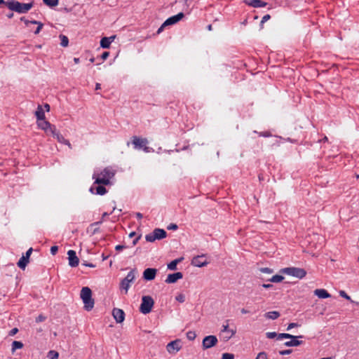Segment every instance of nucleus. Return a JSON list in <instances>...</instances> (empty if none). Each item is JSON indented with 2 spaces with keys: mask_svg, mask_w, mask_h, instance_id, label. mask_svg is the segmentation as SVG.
I'll return each mask as SVG.
<instances>
[{
  "mask_svg": "<svg viewBox=\"0 0 359 359\" xmlns=\"http://www.w3.org/2000/svg\"><path fill=\"white\" fill-rule=\"evenodd\" d=\"M270 18H271V15L269 14H266L264 16H263L262 21H261V25L264 24L265 22L269 20Z\"/></svg>",
  "mask_w": 359,
  "mask_h": 359,
  "instance_id": "nucleus-45",
  "label": "nucleus"
},
{
  "mask_svg": "<svg viewBox=\"0 0 359 359\" xmlns=\"http://www.w3.org/2000/svg\"><path fill=\"white\" fill-rule=\"evenodd\" d=\"M132 144L136 149H143L144 151L148 153L153 151L152 148L147 146L148 140L147 138H142L137 136L132 137Z\"/></svg>",
  "mask_w": 359,
  "mask_h": 359,
  "instance_id": "nucleus-4",
  "label": "nucleus"
},
{
  "mask_svg": "<svg viewBox=\"0 0 359 359\" xmlns=\"http://www.w3.org/2000/svg\"><path fill=\"white\" fill-rule=\"evenodd\" d=\"M44 107L47 111H50V105L48 104H45Z\"/></svg>",
  "mask_w": 359,
  "mask_h": 359,
  "instance_id": "nucleus-60",
  "label": "nucleus"
},
{
  "mask_svg": "<svg viewBox=\"0 0 359 359\" xmlns=\"http://www.w3.org/2000/svg\"><path fill=\"white\" fill-rule=\"evenodd\" d=\"M37 121L45 119V113L41 105H38L36 111H35Z\"/></svg>",
  "mask_w": 359,
  "mask_h": 359,
  "instance_id": "nucleus-25",
  "label": "nucleus"
},
{
  "mask_svg": "<svg viewBox=\"0 0 359 359\" xmlns=\"http://www.w3.org/2000/svg\"><path fill=\"white\" fill-rule=\"evenodd\" d=\"M167 233L164 229H155L151 233L146 235L145 239L148 242H154L166 237Z\"/></svg>",
  "mask_w": 359,
  "mask_h": 359,
  "instance_id": "nucleus-8",
  "label": "nucleus"
},
{
  "mask_svg": "<svg viewBox=\"0 0 359 359\" xmlns=\"http://www.w3.org/2000/svg\"><path fill=\"white\" fill-rule=\"evenodd\" d=\"M124 248H126V246L125 245H116L115 247L116 250H118V251L121 250H123Z\"/></svg>",
  "mask_w": 359,
  "mask_h": 359,
  "instance_id": "nucleus-53",
  "label": "nucleus"
},
{
  "mask_svg": "<svg viewBox=\"0 0 359 359\" xmlns=\"http://www.w3.org/2000/svg\"><path fill=\"white\" fill-rule=\"evenodd\" d=\"M136 271L132 269L128 272L126 277L123 278L120 284V288L125 290V293L127 294L128 289L130 286V283H133L135 279Z\"/></svg>",
  "mask_w": 359,
  "mask_h": 359,
  "instance_id": "nucleus-6",
  "label": "nucleus"
},
{
  "mask_svg": "<svg viewBox=\"0 0 359 359\" xmlns=\"http://www.w3.org/2000/svg\"><path fill=\"white\" fill-rule=\"evenodd\" d=\"M18 332V329L17 327H14L13 328L10 332H9V335L10 336H14L15 334H17Z\"/></svg>",
  "mask_w": 359,
  "mask_h": 359,
  "instance_id": "nucleus-49",
  "label": "nucleus"
},
{
  "mask_svg": "<svg viewBox=\"0 0 359 359\" xmlns=\"http://www.w3.org/2000/svg\"><path fill=\"white\" fill-rule=\"evenodd\" d=\"M154 304V299L150 296H143L140 307V312L144 314L149 313L151 311Z\"/></svg>",
  "mask_w": 359,
  "mask_h": 359,
  "instance_id": "nucleus-7",
  "label": "nucleus"
},
{
  "mask_svg": "<svg viewBox=\"0 0 359 359\" xmlns=\"http://www.w3.org/2000/svg\"><path fill=\"white\" fill-rule=\"evenodd\" d=\"M260 271L263 273H271L273 272L272 269H269V268H262L260 269Z\"/></svg>",
  "mask_w": 359,
  "mask_h": 359,
  "instance_id": "nucleus-48",
  "label": "nucleus"
},
{
  "mask_svg": "<svg viewBox=\"0 0 359 359\" xmlns=\"http://www.w3.org/2000/svg\"><path fill=\"white\" fill-rule=\"evenodd\" d=\"M115 170L110 167L105 168L99 174H93V178L95 180L94 184L108 185L110 184V180L115 175Z\"/></svg>",
  "mask_w": 359,
  "mask_h": 359,
  "instance_id": "nucleus-1",
  "label": "nucleus"
},
{
  "mask_svg": "<svg viewBox=\"0 0 359 359\" xmlns=\"http://www.w3.org/2000/svg\"><path fill=\"white\" fill-rule=\"evenodd\" d=\"M136 217H137V219H141L143 217V215L140 212H137L136 213Z\"/></svg>",
  "mask_w": 359,
  "mask_h": 359,
  "instance_id": "nucleus-58",
  "label": "nucleus"
},
{
  "mask_svg": "<svg viewBox=\"0 0 359 359\" xmlns=\"http://www.w3.org/2000/svg\"><path fill=\"white\" fill-rule=\"evenodd\" d=\"M241 312L243 313V314H246V313H248L249 311L248 310H246L245 309H242L241 310Z\"/></svg>",
  "mask_w": 359,
  "mask_h": 359,
  "instance_id": "nucleus-59",
  "label": "nucleus"
},
{
  "mask_svg": "<svg viewBox=\"0 0 359 359\" xmlns=\"http://www.w3.org/2000/svg\"><path fill=\"white\" fill-rule=\"evenodd\" d=\"M56 140L62 144H64L67 145L69 149H72V146L69 141L68 140H66L60 133V132L57 133V135L55 136Z\"/></svg>",
  "mask_w": 359,
  "mask_h": 359,
  "instance_id": "nucleus-26",
  "label": "nucleus"
},
{
  "mask_svg": "<svg viewBox=\"0 0 359 359\" xmlns=\"http://www.w3.org/2000/svg\"><path fill=\"white\" fill-rule=\"evenodd\" d=\"M339 295L344 298H345L346 299H348V300H350L351 302H353L350 296H348L344 290H341L339 292Z\"/></svg>",
  "mask_w": 359,
  "mask_h": 359,
  "instance_id": "nucleus-41",
  "label": "nucleus"
},
{
  "mask_svg": "<svg viewBox=\"0 0 359 359\" xmlns=\"http://www.w3.org/2000/svg\"><path fill=\"white\" fill-rule=\"evenodd\" d=\"M95 184H93V185L90 188V191L93 194H96L98 195H104L107 193V189L104 186H102L100 184H97V186H95Z\"/></svg>",
  "mask_w": 359,
  "mask_h": 359,
  "instance_id": "nucleus-19",
  "label": "nucleus"
},
{
  "mask_svg": "<svg viewBox=\"0 0 359 359\" xmlns=\"http://www.w3.org/2000/svg\"><path fill=\"white\" fill-rule=\"evenodd\" d=\"M292 352V349H287V350H283L279 351V354L284 355H288L290 354Z\"/></svg>",
  "mask_w": 359,
  "mask_h": 359,
  "instance_id": "nucleus-44",
  "label": "nucleus"
},
{
  "mask_svg": "<svg viewBox=\"0 0 359 359\" xmlns=\"http://www.w3.org/2000/svg\"><path fill=\"white\" fill-rule=\"evenodd\" d=\"M140 236H137V238H136L133 241V245H135L137 243V242H138V241H139V239H140Z\"/></svg>",
  "mask_w": 359,
  "mask_h": 359,
  "instance_id": "nucleus-57",
  "label": "nucleus"
},
{
  "mask_svg": "<svg viewBox=\"0 0 359 359\" xmlns=\"http://www.w3.org/2000/svg\"><path fill=\"white\" fill-rule=\"evenodd\" d=\"M20 20L24 21L26 25H28L29 23L34 24V25H37L38 26H37L36 30L34 31L35 34H38L43 26V23L41 22H39L36 20H26L25 18V17H22L20 18Z\"/></svg>",
  "mask_w": 359,
  "mask_h": 359,
  "instance_id": "nucleus-21",
  "label": "nucleus"
},
{
  "mask_svg": "<svg viewBox=\"0 0 359 359\" xmlns=\"http://www.w3.org/2000/svg\"><path fill=\"white\" fill-rule=\"evenodd\" d=\"M218 342L217 338L214 335L205 337L202 342L203 349L210 348L215 346Z\"/></svg>",
  "mask_w": 359,
  "mask_h": 359,
  "instance_id": "nucleus-10",
  "label": "nucleus"
},
{
  "mask_svg": "<svg viewBox=\"0 0 359 359\" xmlns=\"http://www.w3.org/2000/svg\"><path fill=\"white\" fill-rule=\"evenodd\" d=\"M284 279V277L280 275L273 276L269 280L273 283H280Z\"/></svg>",
  "mask_w": 359,
  "mask_h": 359,
  "instance_id": "nucleus-35",
  "label": "nucleus"
},
{
  "mask_svg": "<svg viewBox=\"0 0 359 359\" xmlns=\"http://www.w3.org/2000/svg\"><path fill=\"white\" fill-rule=\"evenodd\" d=\"M6 6L11 11H15L18 13H27L34 6L33 2L30 3H20L15 0H10L6 1Z\"/></svg>",
  "mask_w": 359,
  "mask_h": 359,
  "instance_id": "nucleus-2",
  "label": "nucleus"
},
{
  "mask_svg": "<svg viewBox=\"0 0 359 359\" xmlns=\"http://www.w3.org/2000/svg\"><path fill=\"white\" fill-rule=\"evenodd\" d=\"M183 278V274L181 272H177L174 273L169 274L165 279L166 283H175L178 280L182 279Z\"/></svg>",
  "mask_w": 359,
  "mask_h": 359,
  "instance_id": "nucleus-18",
  "label": "nucleus"
},
{
  "mask_svg": "<svg viewBox=\"0 0 359 359\" xmlns=\"http://www.w3.org/2000/svg\"><path fill=\"white\" fill-rule=\"evenodd\" d=\"M84 266H88V267H90V268H95V265L92 264V263H83V264Z\"/></svg>",
  "mask_w": 359,
  "mask_h": 359,
  "instance_id": "nucleus-55",
  "label": "nucleus"
},
{
  "mask_svg": "<svg viewBox=\"0 0 359 359\" xmlns=\"http://www.w3.org/2000/svg\"><path fill=\"white\" fill-rule=\"evenodd\" d=\"M255 359H268V357L265 352H260Z\"/></svg>",
  "mask_w": 359,
  "mask_h": 359,
  "instance_id": "nucleus-42",
  "label": "nucleus"
},
{
  "mask_svg": "<svg viewBox=\"0 0 359 359\" xmlns=\"http://www.w3.org/2000/svg\"><path fill=\"white\" fill-rule=\"evenodd\" d=\"M262 287L266 289L271 288L273 287L272 284H263Z\"/></svg>",
  "mask_w": 359,
  "mask_h": 359,
  "instance_id": "nucleus-56",
  "label": "nucleus"
},
{
  "mask_svg": "<svg viewBox=\"0 0 359 359\" xmlns=\"http://www.w3.org/2000/svg\"><path fill=\"white\" fill-rule=\"evenodd\" d=\"M314 294L320 299H326L330 297V294L325 289H316L314 290Z\"/></svg>",
  "mask_w": 359,
  "mask_h": 359,
  "instance_id": "nucleus-23",
  "label": "nucleus"
},
{
  "mask_svg": "<svg viewBox=\"0 0 359 359\" xmlns=\"http://www.w3.org/2000/svg\"><path fill=\"white\" fill-rule=\"evenodd\" d=\"M181 342L179 339L169 342L166 346L167 351L170 354H175L182 348Z\"/></svg>",
  "mask_w": 359,
  "mask_h": 359,
  "instance_id": "nucleus-9",
  "label": "nucleus"
},
{
  "mask_svg": "<svg viewBox=\"0 0 359 359\" xmlns=\"http://www.w3.org/2000/svg\"><path fill=\"white\" fill-rule=\"evenodd\" d=\"M265 317L268 319L276 320L280 316L278 311H269L265 313Z\"/></svg>",
  "mask_w": 359,
  "mask_h": 359,
  "instance_id": "nucleus-28",
  "label": "nucleus"
},
{
  "mask_svg": "<svg viewBox=\"0 0 359 359\" xmlns=\"http://www.w3.org/2000/svg\"><path fill=\"white\" fill-rule=\"evenodd\" d=\"M229 320H226L225 321V323L223 324L222 329V332H226V333L229 334V336L224 337L225 341L229 340L233 336L235 335V334L236 332V330H232V329L229 328Z\"/></svg>",
  "mask_w": 359,
  "mask_h": 359,
  "instance_id": "nucleus-14",
  "label": "nucleus"
},
{
  "mask_svg": "<svg viewBox=\"0 0 359 359\" xmlns=\"http://www.w3.org/2000/svg\"><path fill=\"white\" fill-rule=\"evenodd\" d=\"M69 264L72 267H76L79 265V259L76 256V252L73 250H69L67 252Z\"/></svg>",
  "mask_w": 359,
  "mask_h": 359,
  "instance_id": "nucleus-13",
  "label": "nucleus"
},
{
  "mask_svg": "<svg viewBox=\"0 0 359 359\" xmlns=\"http://www.w3.org/2000/svg\"><path fill=\"white\" fill-rule=\"evenodd\" d=\"M183 257H180L179 259L172 260L168 264V269L170 270H176L177 264L181 262L183 260Z\"/></svg>",
  "mask_w": 359,
  "mask_h": 359,
  "instance_id": "nucleus-27",
  "label": "nucleus"
},
{
  "mask_svg": "<svg viewBox=\"0 0 359 359\" xmlns=\"http://www.w3.org/2000/svg\"><path fill=\"white\" fill-rule=\"evenodd\" d=\"M205 255L195 256L191 260V264L197 267H203L208 265V262L203 259Z\"/></svg>",
  "mask_w": 359,
  "mask_h": 359,
  "instance_id": "nucleus-12",
  "label": "nucleus"
},
{
  "mask_svg": "<svg viewBox=\"0 0 359 359\" xmlns=\"http://www.w3.org/2000/svg\"><path fill=\"white\" fill-rule=\"evenodd\" d=\"M32 248H30L28 249V250L26 252L25 255H23L18 262L17 263V265L19 268L22 269H25L27 264L29 263V257L32 252Z\"/></svg>",
  "mask_w": 359,
  "mask_h": 359,
  "instance_id": "nucleus-11",
  "label": "nucleus"
},
{
  "mask_svg": "<svg viewBox=\"0 0 359 359\" xmlns=\"http://www.w3.org/2000/svg\"><path fill=\"white\" fill-rule=\"evenodd\" d=\"M23 344L19 341H14L12 343V352H14L16 349L22 348Z\"/></svg>",
  "mask_w": 359,
  "mask_h": 359,
  "instance_id": "nucleus-32",
  "label": "nucleus"
},
{
  "mask_svg": "<svg viewBox=\"0 0 359 359\" xmlns=\"http://www.w3.org/2000/svg\"><path fill=\"white\" fill-rule=\"evenodd\" d=\"M60 39L61 40L60 45L63 47H67L69 44V39L67 36L60 34Z\"/></svg>",
  "mask_w": 359,
  "mask_h": 359,
  "instance_id": "nucleus-33",
  "label": "nucleus"
},
{
  "mask_svg": "<svg viewBox=\"0 0 359 359\" xmlns=\"http://www.w3.org/2000/svg\"><path fill=\"white\" fill-rule=\"evenodd\" d=\"M278 334H276V332H267L266 333V337L267 338L269 339H273L274 337H276V336L278 337Z\"/></svg>",
  "mask_w": 359,
  "mask_h": 359,
  "instance_id": "nucleus-43",
  "label": "nucleus"
},
{
  "mask_svg": "<svg viewBox=\"0 0 359 359\" xmlns=\"http://www.w3.org/2000/svg\"><path fill=\"white\" fill-rule=\"evenodd\" d=\"M292 340L291 341H287L286 342H285V346H297L299 345H300L302 341H299L297 340V339H292Z\"/></svg>",
  "mask_w": 359,
  "mask_h": 359,
  "instance_id": "nucleus-30",
  "label": "nucleus"
},
{
  "mask_svg": "<svg viewBox=\"0 0 359 359\" xmlns=\"http://www.w3.org/2000/svg\"><path fill=\"white\" fill-rule=\"evenodd\" d=\"M116 36L103 37L100 41V46L103 48H109L110 44L114 41Z\"/></svg>",
  "mask_w": 359,
  "mask_h": 359,
  "instance_id": "nucleus-22",
  "label": "nucleus"
},
{
  "mask_svg": "<svg viewBox=\"0 0 359 359\" xmlns=\"http://www.w3.org/2000/svg\"><path fill=\"white\" fill-rule=\"evenodd\" d=\"M57 250H58V248H57V246H56V245L52 246V247L50 248V253H51L52 255H55V254L57 253Z\"/></svg>",
  "mask_w": 359,
  "mask_h": 359,
  "instance_id": "nucleus-47",
  "label": "nucleus"
},
{
  "mask_svg": "<svg viewBox=\"0 0 359 359\" xmlns=\"http://www.w3.org/2000/svg\"><path fill=\"white\" fill-rule=\"evenodd\" d=\"M184 15L183 13H179L178 14L170 17L164 22V25H172L178 22L180 20L184 18Z\"/></svg>",
  "mask_w": 359,
  "mask_h": 359,
  "instance_id": "nucleus-16",
  "label": "nucleus"
},
{
  "mask_svg": "<svg viewBox=\"0 0 359 359\" xmlns=\"http://www.w3.org/2000/svg\"><path fill=\"white\" fill-rule=\"evenodd\" d=\"M176 300L180 303H183L185 301V296L183 294H180L175 297Z\"/></svg>",
  "mask_w": 359,
  "mask_h": 359,
  "instance_id": "nucleus-40",
  "label": "nucleus"
},
{
  "mask_svg": "<svg viewBox=\"0 0 359 359\" xmlns=\"http://www.w3.org/2000/svg\"><path fill=\"white\" fill-rule=\"evenodd\" d=\"M112 315L116 323H122L125 319V313L122 309L115 308L112 311Z\"/></svg>",
  "mask_w": 359,
  "mask_h": 359,
  "instance_id": "nucleus-15",
  "label": "nucleus"
},
{
  "mask_svg": "<svg viewBox=\"0 0 359 359\" xmlns=\"http://www.w3.org/2000/svg\"><path fill=\"white\" fill-rule=\"evenodd\" d=\"M43 1L46 5L50 7L56 6L59 3V0H43Z\"/></svg>",
  "mask_w": 359,
  "mask_h": 359,
  "instance_id": "nucleus-34",
  "label": "nucleus"
},
{
  "mask_svg": "<svg viewBox=\"0 0 359 359\" xmlns=\"http://www.w3.org/2000/svg\"><path fill=\"white\" fill-rule=\"evenodd\" d=\"M302 336H294L290 334L287 333H281L278 335V339L280 340L283 339H297V338H302Z\"/></svg>",
  "mask_w": 359,
  "mask_h": 359,
  "instance_id": "nucleus-29",
  "label": "nucleus"
},
{
  "mask_svg": "<svg viewBox=\"0 0 359 359\" xmlns=\"http://www.w3.org/2000/svg\"><path fill=\"white\" fill-rule=\"evenodd\" d=\"M222 359H234V355L232 353H225L222 354Z\"/></svg>",
  "mask_w": 359,
  "mask_h": 359,
  "instance_id": "nucleus-39",
  "label": "nucleus"
},
{
  "mask_svg": "<svg viewBox=\"0 0 359 359\" xmlns=\"http://www.w3.org/2000/svg\"><path fill=\"white\" fill-rule=\"evenodd\" d=\"M46 320V317L43 315H39L38 317H36V323H40V322H43Z\"/></svg>",
  "mask_w": 359,
  "mask_h": 359,
  "instance_id": "nucleus-46",
  "label": "nucleus"
},
{
  "mask_svg": "<svg viewBox=\"0 0 359 359\" xmlns=\"http://www.w3.org/2000/svg\"><path fill=\"white\" fill-rule=\"evenodd\" d=\"M13 15H14L13 13H10L7 14V18L11 19L13 17Z\"/></svg>",
  "mask_w": 359,
  "mask_h": 359,
  "instance_id": "nucleus-62",
  "label": "nucleus"
},
{
  "mask_svg": "<svg viewBox=\"0 0 359 359\" xmlns=\"http://www.w3.org/2000/svg\"><path fill=\"white\" fill-rule=\"evenodd\" d=\"M109 52H107V51H105V52H104V53L101 55V56H100V57H101V58H102L103 60H106V59L109 57Z\"/></svg>",
  "mask_w": 359,
  "mask_h": 359,
  "instance_id": "nucleus-51",
  "label": "nucleus"
},
{
  "mask_svg": "<svg viewBox=\"0 0 359 359\" xmlns=\"http://www.w3.org/2000/svg\"><path fill=\"white\" fill-rule=\"evenodd\" d=\"M245 4L253 8H262L266 6V3L261 0H244Z\"/></svg>",
  "mask_w": 359,
  "mask_h": 359,
  "instance_id": "nucleus-20",
  "label": "nucleus"
},
{
  "mask_svg": "<svg viewBox=\"0 0 359 359\" xmlns=\"http://www.w3.org/2000/svg\"><path fill=\"white\" fill-rule=\"evenodd\" d=\"M79 61H80L79 58H78V57H74V62L76 64L79 63Z\"/></svg>",
  "mask_w": 359,
  "mask_h": 359,
  "instance_id": "nucleus-64",
  "label": "nucleus"
},
{
  "mask_svg": "<svg viewBox=\"0 0 359 359\" xmlns=\"http://www.w3.org/2000/svg\"><path fill=\"white\" fill-rule=\"evenodd\" d=\"M37 125L39 128L44 130V132L46 134H48V129L49 128L51 123L49 121H46V119H43V120L37 121Z\"/></svg>",
  "mask_w": 359,
  "mask_h": 359,
  "instance_id": "nucleus-24",
  "label": "nucleus"
},
{
  "mask_svg": "<svg viewBox=\"0 0 359 359\" xmlns=\"http://www.w3.org/2000/svg\"><path fill=\"white\" fill-rule=\"evenodd\" d=\"M166 25H164V22L162 24V25L158 28V29L157 30V32L156 34H159L164 29V27H165Z\"/></svg>",
  "mask_w": 359,
  "mask_h": 359,
  "instance_id": "nucleus-54",
  "label": "nucleus"
},
{
  "mask_svg": "<svg viewBox=\"0 0 359 359\" xmlns=\"http://www.w3.org/2000/svg\"><path fill=\"white\" fill-rule=\"evenodd\" d=\"M102 260L104 261L108 259L109 255H104V254L102 255Z\"/></svg>",
  "mask_w": 359,
  "mask_h": 359,
  "instance_id": "nucleus-61",
  "label": "nucleus"
},
{
  "mask_svg": "<svg viewBox=\"0 0 359 359\" xmlns=\"http://www.w3.org/2000/svg\"><path fill=\"white\" fill-rule=\"evenodd\" d=\"M48 356L50 359H58L59 353L55 351H50L48 353Z\"/></svg>",
  "mask_w": 359,
  "mask_h": 359,
  "instance_id": "nucleus-36",
  "label": "nucleus"
},
{
  "mask_svg": "<svg viewBox=\"0 0 359 359\" xmlns=\"http://www.w3.org/2000/svg\"><path fill=\"white\" fill-rule=\"evenodd\" d=\"M101 88V85L98 83H96L95 85V90H99Z\"/></svg>",
  "mask_w": 359,
  "mask_h": 359,
  "instance_id": "nucleus-63",
  "label": "nucleus"
},
{
  "mask_svg": "<svg viewBox=\"0 0 359 359\" xmlns=\"http://www.w3.org/2000/svg\"><path fill=\"white\" fill-rule=\"evenodd\" d=\"M254 133H257V131H254ZM258 135L259 136L264 137H269L271 136V133L269 131L260 132V133H258Z\"/></svg>",
  "mask_w": 359,
  "mask_h": 359,
  "instance_id": "nucleus-38",
  "label": "nucleus"
},
{
  "mask_svg": "<svg viewBox=\"0 0 359 359\" xmlns=\"http://www.w3.org/2000/svg\"><path fill=\"white\" fill-rule=\"evenodd\" d=\"M157 270L153 268H147L143 273V278L146 280H152L155 278Z\"/></svg>",
  "mask_w": 359,
  "mask_h": 359,
  "instance_id": "nucleus-17",
  "label": "nucleus"
},
{
  "mask_svg": "<svg viewBox=\"0 0 359 359\" xmlns=\"http://www.w3.org/2000/svg\"><path fill=\"white\" fill-rule=\"evenodd\" d=\"M187 337L189 340L190 341H193L196 339V334L195 333V332L194 331H189L187 333Z\"/></svg>",
  "mask_w": 359,
  "mask_h": 359,
  "instance_id": "nucleus-37",
  "label": "nucleus"
},
{
  "mask_svg": "<svg viewBox=\"0 0 359 359\" xmlns=\"http://www.w3.org/2000/svg\"><path fill=\"white\" fill-rule=\"evenodd\" d=\"M298 326V324L297 323H291L288 325V327L287 328V330H290V329L293 328V327H297Z\"/></svg>",
  "mask_w": 359,
  "mask_h": 359,
  "instance_id": "nucleus-52",
  "label": "nucleus"
},
{
  "mask_svg": "<svg viewBox=\"0 0 359 359\" xmlns=\"http://www.w3.org/2000/svg\"><path fill=\"white\" fill-rule=\"evenodd\" d=\"M59 131L57 130L55 125L51 124L48 129V134L47 135H51L53 137H55V136L57 135Z\"/></svg>",
  "mask_w": 359,
  "mask_h": 359,
  "instance_id": "nucleus-31",
  "label": "nucleus"
},
{
  "mask_svg": "<svg viewBox=\"0 0 359 359\" xmlns=\"http://www.w3.org/2000/svg\"><path fill=\"white\" fill-rule=\"evenodd\" d=\"M178 226L177 224H170L168 226V229L169 230H176L177 229Z\"/></svg>",
  "mask_w": 359,
  "mask_h": 359,
  "instance_id": "nucleus-50",
  "label": "nucleus"
},
{
  "mask_svg": "<svg viewBox=\"0 0 359 359\" xmlns=\"http://www.w3.org/2000/svg\"><path fill=\"white\" fill-rule=\"evenodd\" d=\"M280 272L299 279L304 278L306 275V271L304 269L297 267L284 268L280 270Z\"/></svg>",
  "mask_w": 359,
  "mask_h": 359,
  "instance_id": "nucleus-5",
  "label": "nucleus"
},
{
  "mask_svg": "<svg viewBox=\"0 0 359 359\" xmlns=\"http://www.w3.org/2000/svg\"><path fill=\"white\" fill-rule=\"evenodd\" d=\"M80 297L83 302L84 309L90 311L94 306V299L92 298V291L88 287H83L80 293Z\"/></svg>",
  "mask_w": 359,
  "mask_h": 359,
  "instance_id": "nucleus-3",
  "label": "nucleus"
}]
</instances>
